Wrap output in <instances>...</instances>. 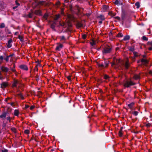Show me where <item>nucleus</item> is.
<instances>
[{
	"mask_svg": "<svg viewBox=\"0 0 152 152\" xmlns=\"http://www.w3.org/2000/svg\"><path fill=\"white\" fill-rule=\"evenodd\" d=\"M135 84V83L131 80L129 81L126 80L124 83V86L126 87H129L131 86L134 85Z\"/></svg>",
	"mask_w": 152,
	"mask_h": 152,
	"instance_id": "1",
	"label": "nucleus"
},
{
	"mask_svg": "<svg viewBox=\"0 0 152 152\" xmlns=\"http://www.w3.org/2000/svg\"><path fill=\"white\" fill-rule=\"evenodd\" d=\"M63 45L60 43H58L57 44V46L56 48V50L60 51L63 48Z\"/></svg>",
	"mask_w": 152,
	"mask_h": 152,
	"instance_id": "2",
	"label": "nucleus"
},
{
	"mask_svg": "<svg viewBox=\"0 0 152 152\" xmlns=\"http://www.w3.org/2000/svg\"><path fill=\"white\" fill-rule=\"evenodd\" d=\"M111 51V49L110 47H107V48H104V50L103 51V53H108L109 52Z\"/></svg>",
	"mask_w": 152,
	"mask_h": 152,
	"instance_id": "3",
	"label": "nucleus"
},
{
	"mask_svg": "<svg viewBox=\"0 0 152 152\" xmlns=\"http://www.w3.org/2000/svg\"><path fill=\"white\" fill-rule=\"evenodd\" d=\"M1 71L4 72H7L10 71V69H9L7 67H5L4 66L1 67Z\"/></svg>",
	"mask_w": 152,
	"mask_h": 152,
	"instance_id": "4",
	"label": "nucleus"
},
{
	"mask_svg": "<svg viewBox=\"0 0 152 152\" xmlns=\"http://www.w3.org/2000/svg\"><path fill=\"white\" fill-rule=\"evenodd\" d=\"M140 61V60L138 61V63H139ZM141 61L142 64H146L148 63V60L145 58L142 59L141 60Z\"/></svg>",
	"mask_w": 152,
	"mask_h": 152,
	"instance_id": "5",
	"label": "nucleus"
},
{
	"mask_svg": "<svg viewBox=\"0 0 152 152\" xmlns=\"http://www.w3.org/2000/svg\"><path fill=\"white\" fill-rule=\"evenodd\" d=\"M12 39H10L8 41L7 44V47L8 48H10L11 47L12 45L11 44V43L12 42Z\"/></svg>",
	"mask_w": 152,
	"mask_h": 152,
	"instance_id": "6",
	"label": "nucleus"
},
{
	"mask_svg": "<svg viewBox=\"0 0 152 152\" xmlns=\"http://www.w3.org/2000/svg\"><path fill=\"white\" fill-rule=\"evenodd\" d=\"M60 41L62 42L63 43L66 40V39L64 36H61L60 37Z\"/></svg>",
	"mask_w": 152,
	"mask_h": 152,
	"instance_id": "7",
	"label": "nucleus"
},
{
	"mask_svg": "<svg viewBox=\"0 0 152 152\" xmlns=\"http://www.w3.org/2000/svg\"><path fill=\"white\" fill-rule=\"evenodd\" d=\"M20 67L21 69L26 70H27L28 69L27 67L25 65H21L20 66Z\"/></svg>",
	"mask_w": 152,
	"mask_h": 152,
	"instance_id": "8",
	"label": "nucleus"
},
{
	"mask_svg": "<svg viewBox=\"0 0 152 152\" xmlns=\"http://www.w3.org/2000/svg\"><path fill=\"white\" fill-rule=\"evenodd\" d=\"M18 84V81L17 80H15L14 81L13 83L12 84V87H16L17 85Z\"/></svg>",
	"mask_w": 152,
	"mask_h": 152,
	"instance_id": "9",
	"label": "nucleus"
},
{
	"mask_svg": "<svg viewBox=\"0 0 152 152\" xmlns=\"http://www.w3.org/2000/svg\"><path fill=\"white\" fill-rule=\"evenodd\" d=\"M7 113H4L0 115V118L4 119L6 117Z\"/></svg>",
	"mask_w": 152,
	"mask_h": 152,
	"instance_id": "10",
	"label": "nucleus"
},
{
	"mask_svg": "<svg viewBox=\"0 0 152 152\" xmlns=\"http://www.w3.org/2000/svg\"><path fill=\"white\" fill-rule=\"evenodd\" d=\"M134 102H132L131 103L129 104L128 105V106L129 107L130 109H132L133 108L134 105Z\"/></svg>",
	"mask_w": 152,
	"mask_h": 152,
	"instance_id": "11",
	"label": "nucleus"
},
{
	"mask_svg": "<svg viewBox=\"0 0 152 152\" xmlns=\"http://www.w3.org/2000/svg\"><path fill=\"white\" fill-rule=\"evenodd\" d=\"M7 83L6 82L3 83L1 85V87L2 88H4L7 87Z\"/></svg>",
	"mask_w": 152,
	"mask_h": 152,
	"instance_id": "12",
	"label": "nucleus"
},
{
	"mask_svg": "<svg viewBox=\"0 0 152 152\" xmlns=\"http://www.w3.org/2000/svg\"><path fill=\"white\" fill-rule=\"evenodd\" d=\"M19 113V111L18 110H15L14 112V114L15 115L18 116V115Z\"/></svg>",
	"mask_w": 152,
	"mask_h": 152,
	"instance_id": "13",
	"label": "nucleus"
},
{
	"mask_svg": "<svg viewBox=\"0 0 152 152\" xmlns=\"http://www.w3.org/2000/svg\"><path fill=\"white\" fill-rule=\"evenodd\" d=\"M35 13L36 15H41V12L39 10H36L35 11Z\"/></svg>",
	"mask_w": 152,
	"mask_h": 152,
	"instance_id": "14",
	"label": "nucleus"
},
{
	"mask_svg": "<svg viewBox=\"0 0 152 152\" xmlns=\"http://www.w3.org/2000/svg\"><path fill=\"white\" fill-rule=\"evenodd\" d=\"M139 76L137 75H135L133 77V78L135 80L139 79Z\"/></svg>",
	"mask_w": 152,
	"mask_h": 152,
	"instance_id": "15",
	"label": "nucleus"
},
{
	"mask_svg": "<svg viewBox=\"0 0 152 152\" xmlns=\"http://www.w3.org/2000/svg\"><path fill=\"white\" fill-rule=\"evenodd\" d=\"M15 3L17 6H14L13 7V9L14 10L15 9L18 7V6L20 5L19 3L17 1H15Z\"/></svg>",
	"mask_w": 152,
	"mask_h": 152,
	"instance_id": "16",
	"label": "nucleus"
},
{
	"mask_svg": "<svg viewBox=\"0 0 152 152\" xmlns=\"http://www.w3.org/2000/svg\"><path fill=\"white\" fill-rule=\"evenodd\" d=\"M130 38V37L129 35H126L125 36L124 38V40H128Z\"/></svg>",
	"mask_w": 152,
	"mask_h": 152,
	"instance_id": "17",
	"label": "nucleus"
},
{
	"mask_svg": "<svg viewBox=\"0 0 152 152\" xmlns=\"http://www.w3.org/2000/svg\"><path fill=\"white\" fill-rule=\"evenodd\" d=\"M149 45L151 46V47L148 48L149 50H152V41L151 42H149Z\"/></svg>",
	"mask_w": 152,
	"mask_h": 152,
	"instance_id": "18",
	"label": "nucleus"
},
{
	"mask_svg": "<svg viewBox=\"0 0 152 152\" xmlns=\"http://www.w3.org/2000/svg\"><path fill=\"white\" fill-rule=\"evenodd\" d=\"M90 44L91 45L94 46L96 44V42L94 40H93L90 42Z\"/></svg>",
	"mask_w": 152,
	"mask_h": 152,
	"instance_id": "19",
	"label": "nucleus"
},
{
	"mask_svg": "<svg viewBox=\"0 0 152 152\" xmlns=\"http://www.w3.org/2000/svg\"><path fill=\"white\" fill-rule=\"evenodd\" d=\"M11 131L15 133H16L17 132V131L15 128L14 127H12L11 128Z\"/></svg>",
	"mask_w": 152,
	"mask_h": 152,
	"instance_id": "20",
	"label": "nucleus"
},
{
	"mask_svg": "<svg viewBox=\"0 0 152 152\" xmlns=\"http://www.w3.org/2000/svg\"><path fill=\"white\" fill-rule=\"evenodd\" d=\"M135 5L137 6V8H138L140 7V3L138 2H137L135 4Z\"/></svg>",
	"mask_w": 152,
	"mask_h": 152,
	"instance_id": "21",
	"label": "nucleus"
},
{
	"mask_svg": "<svg viewBox=\"0 0 152 152\" xmlns=\"http://www.w3.org/2000/svg\"><path fill=\"white\" fill-rule=\"evenodd\" d=\"M122 128H121V129L119 131V136L120 137H121L122 135Z\"/></svg>",
	"mask_w": 152,
	"mask_h": 152,
	"instance_id": "22",
	"label": "nucleus"
},
{
	"mask_svg": "<svg viewBox=\"0 0 152 152\" xmlns=\"http://www.w3.org/2000/svg\"><path fill=\"white\" fill-rule=\"evenodd\" d=\"M5 25L4 23H1L0 25V28H2L5 27Z\"/></svg>",
	"mask_w": 152,
	"mask_h": 152,
	"instance_id": "23",
	"label": "nucleus"
},
{
	"mask_svg": "<svg viewBox=\"0 0 152 152\" xmlns=\"http://www.w3.org/2000/svg\"><path fill=\"white\" fill-rule=\"evenodd\" d=\"M65 24H66V23L64 22H60V25L61 26H65Z\"/></svg>",
	"mask_w": 152,
	"mask_h": 152,
	"instance_id": "24",
	"label": "nucleus"
},
{
	"mask_svg": "<svg viewBox=\"0 0 152 152\" xmlns=\"http://www.w3.org/2000/svg\"><path fill=\"white\" fill-rule=\"evenodd\" d=\"M123 35L122 33H119L117 35V37H123Z\"/></svg>",
	"mask_w": 152,
	"mask_h": 152,
	"instance_id": "25",
	"label": "nucleus"
},
{
	"mask_svg": "<svg viewBox=\"0 0 152 152\" xmlns=\"http://www.w3.org/2000/svg\"><path fill=\"white\" fill-rule=\"evenodd\" d=\"M138 113L137 111H134L132 112V114L135 116L137 115Z\"/></svg>",
	"mask_w": 152,
	"mask_h": 152,
	"instance_id": "26",
	"label": "nucleus"
},
{
	"mask_svg": "<svg viewBox=\"0 0 152 152\" xmlns=\"http://www.w3.org/2000/svg\"><path fill=\"white\" fill-rule=\"evenodd\" d=\"M142 39L145 41H147L148 40V38L145 36H143L142 37Z\"/></svg>",
	"mask_w": 152,
	"mask_h": 152,
	"instance_id": "27",
	"label": "nucleus"
},
{
	"mask_svg": "<svg viewBox=\"0 0 152 152\" xmlns=\"http://www.w3.org/2000/svg\"><path fill=\"white\" fill-rule=\"evenodd\" d=\"M19 97L21 98V99H24V97L23 96V95L21 94H20L19 95Z\"/></svg>",
	"mask_w": 152,
	"mask_h": 152,
	"instance_id": "28",
	"label": "nucleus"
},
{
	"mask_svg": "<svg viewBox=\"0 0 152 152\" xmlns=\"http://www.w3.org/2000/svg\"><path fill=\"white\" fill-rule=\"evenodd\" d=\"M125 66L126 68L127 69L129 66V64L127 62H126L125 64Z\"/></svg>",
	"mask_w": 152,
	"mask_h": 152,
	"instance_id": "29",
	"label": "nucleus"
},
{
	"mask_svg": "<svg viewBox=\"0 0 152 152\" xmlns=\"http://www.w3.org/2000/svg\"><path fill=\"white\" fill-rule=\"evenodd\" d=\"M24 133L26 134H28L29 133V131L28 130H26L24 131Z\"/></svg>",
	"mask_w": 152,
	"mask_h": 152,
	"instance_id": "30",
	"label": "nucleus"
},
{
	"mask_svg": "<svg viewBox=\"0 0 152 152\" xmlns=\"http://www.w3.org/2000/svg\"><path fill=\"white\" fill-rule=\"evenodd\" d=\"M103 8L104 10V11H105L107 10V7L106 5H104L103 7Z\"/></svg>",
	"mask_w": 152,
	"mask_h": 152,
	"instance_id": "31",
	"label": "nucleus"
},
{
	"mask_svg": "<svg viewBox=\"0 0 152 152\" xmlns=\"http://www.w3.org/2000/svg\"><path fill=\"white\" fill-rule=\"evenodd\" d=\"M10 56H7L6 58H5V60L7 61H8L9 60V57Z\"/></svg>",
	"mask_w": 152,
	"mask_h": 152,
	"instance_id": "32",
	"label": "nucleus"
},
{
	"mask_svg": "<svg viewBox=\"0 0 152 152\" xmlns=\"http://www.w3.org/2000/svg\"><path fill=\"white\" fill-rule=\"evenodd\" d=\"M114 3L115 4L118 5L119 4V1L118 0H117L115 1Z\"/></svg>",
	"mask_w": 152,
	"mask_h": 152,
	"instance_id": "33",
	"label": "nucleus"
},
{
	"mask_svg": "<svg viewBox=\"0 0 152 152\" xmlns=\"http://www.w3.org/2000/svg\"><path fill=\"white\" fill-rule=\"evenodd\" d=\"M86 38V34H83L82 35V38L84 39H85Z\"/></svg>",
	"mask_w": 152,
	"mask_h": 152,
	"instance_id": "34",
	"label": "nucleus"
},
{
	"mask_svg": "<svg viewBox=\"0 0 152 152\" xmlns=\"http://www.w3.org/2000/svg\"><path fill=\"white\" fill-rule=\"evenodd\" d=\"M109 77L107 75H105L104 76V78L105 79H107Z\"/></svg>",
	"mask_w": 152,
	"mask_h": 152,
	"instance_id": "35",
	"label": "nucleus"
},
{
	"mask_svg": "<svg viewBox=\"0 0 152 152\" xmlns=\"http://www.w3.org/2000/svg\"><path fill=\"white\" fill-rule=\"evenodd\" d=\"M6 119L8 121H10L11 118L10 117L8 116L7 117Z\"/></svg>",
	"mask_w": 152,
	"mask_h": 152,
	"instance_id": "36",
	"label": "nucleus"
},
{
	"mask_svg": "<svg viewBox=\"0 0 152 152\" xmlns=\"http://www.w3.org/2000/svg\"><path fill=\"white\" fill-rule=\"evenodd\" d=\"M1 151L2 152H7V150L6 149L2 150Z\"/></svg>",
	"mask_w": 152,
	"mask_h": 152,
	"instance_id": "37",
	"label": "nucleus"
},
{
	"mask_svg": "<svg viewBox=\"0 0 152 152\" xmlns=\"http://www.w3.org/2000/svg\"><path fill=\"white\" fill-rule=\"evenodd\" d=\"M100 17L102 20H104V16L102 15H101Z\"/></svg>",
	"mask_w": 152,
	"mask_h": 152,
	"instance_id": "38",
	"label": "nucleus"
},
{
	"mask_svg": "<svg viewBox=\"0 0 152 152\" xmlns=\"http://www.w3.org/2000/svg\"><path fill=\"white\" fill-rule=\"evenodd\" d=\"M51 27L53 29L54 28V24H52L51 26Z\"/></svg>",
	"mask_w": 152,
	"mask_h": 152,
	"instance_id": "39",
	"label": "nucleus"
},
{
	"mask_svg": "<svg viewBox=\"0 0 152 152\" xmlns=\"http://www.w3.org/2000/svg\"><path fill=\"white\" fill-rule=\"evenodd\" d=\"M59 18V15H58L55 18V19L56 20Z\"/></svg>",
	"mask_w": 152,
	"mask_h": 152,
	"instance_id": "40",
	"label": "nucleus"
},
{
	"mask_svg": "<svg viewBox=\"0 0 152 152\" xmlns=\"http://www.w3.org/2000/svg\"><path fill=\"white\" fill-rule=\"evenodd\" d=\"M99 66L101 67H105L104 65L103 64H101L99 65Z\"/></svg>",
	"mask_w": 152,
	"mask_h": 152,
	"instance_id": "41",
	"label": "nucleus"
},
{
	"mask_svg": "<svg viewBox=\"0 0 152 152\" xmlns=\"http://www.w3.org/2000/svg\"><path fill=\"white\" fill-rule=\"evenodd\" d=\"M3 59V57L2 56H0V59L1 60H2Z\"/></svg>",
	"mask_w": 152,
	"mask_h": 152,
	"instance_id": "42",
	"label": "nucleus"
},
{
	"mask_svg": "<svg viewBox=\"0 0 152 152\" xmlns=\"http://www.w3.org/2000/svg\"><path fill=\"white\" fill-rule=\"evenodd\" d=\"M34 108V106H31L30 107V109L31 110H32Z\"/></svg>",
	"mask_w": 152,
	"mask_h": 152,
	"instance_id": "43",
	"label": "nucleus"
},
{
	"mask_svg": "<svg viewBox=\"0 0 152 152\" xmlns=\"http://www.w3.org/2000/svg\"><path fill=\"white\" fill-rule=\"evenodd\" d=\"M108 65V64L107 63H105V64L104 65V67H107Z\"/></svg>",
	"mask_w": 152,
	"mask_h": 152,
	"instance_id": "44",
	"label": "nucleus"
},
{
	"mask_svg": "<svg viewBox=\"0 0 152 152\" xmlns=\"http://www.w3.org/2000/svg\"><path fill=\"white\" fill-rule=\"evenodd\" d=\"M10 69L11 70V71H12L13 72H15V70L14 69Z\"/></svg>",
	"mask_w": 152,
	"mask_h": 152,
	"instance_id": "45",
	"label": "nucleus"
},
{
	"mask_svg": "<svg viewBox=\"0 0 152 152\" xmlns=\"http://www.w3.org/2000/svg\"><path fill=\"white\" fill-rule=\"evenodd\" d=\"M67 78L69 80H71L70 76L67 77Z\"/></svg>",
	"mask_w": 152,
	"mask_h": 152,
	"instance_id": "46",
	"label": "nucleus"
},
{
	"mask_svg": "<svg viewBox=\"0 0 152 152\" xmlns=\"http://www.w3.org/2000/svg\"><path fill=\"white\" fill-rule=\"evenodd\" d=\"M28 16H29V18H31V17H32L31 14H30Z\"/></svg>",
	"mask_w": 152,
	"mask_h": 152,
	"instance_id": "47",
	"label": "nucleus"
},
{
	"mask_svg": "<svg viewBox=\"0 0 152 152\" xmlns=\"http://www.w3.org/2000/svg\"><path fill=\"white\" fill-rule=\"evenodd\" d=\"M64 9H62L61 10V14H63L64 12Z\"/></svg>",
	"mask_w": 152,
	"mask_h": 152,
	"instance_id": "48",
	"label": "nucleus"
},
{
	"mask_svg": "<svg viewBox=\"0 0 152 152\" xmlns=\"http://www.w3.org/2000/svg\"><path fill=\"white\" fill-rule=\"evenodd\" d=\"M150 126H151V125L150 124H146V126L148 127Z\"/></svg>",
	"mask_w": 152,
	"mask_h": 152,
	"instance_id": "49",
	"label": "nucleus"
},
{
	"mask_svg": "<svg viewBox=\"0 0 152 152\" xmlns=\"http://www.w3.org/2000/svg\"><path fill=\"white\" fill-rule=\"evenodd\" d=\"M149 73L150 74H152V71H150L149 72Z\"/></svg>",
	"mask_w": 152,
	"mask_h": 152,
	"instance_id": "50",
	"label": "nucleus"
},
{
	"mask_svg": "<svg viewBox=\"0 0 152 152\" xmlns=\"http://www.w3.org/2000/svg\"><path fill=\"white\" fill-rule=\"evenodd\" d=\"M99 23H100V24H101L102 23V20H101V21H99Z\"/></svg>",
	"mask_w": 152,
	"mask_h": 152,
	"instance_id": "51",
	"label": "nucleus"
},
{
	"mask_svg": "<svg viewBox=\"0 0 152 152\" xmlns=\"http://www.w3.org/2000/svg\"><path fill=\"white\" fill-rule=\"evenodd\" d=\"M28 107H29V106H28V105H26V108H28Z\"/></svg>",
	"mask_w": 152,
	"mask_h": 152,
	"instance_id": "52",
	"label": "nucleus"
},
{
	"mask_svg": "<svg viewBox=\"0 0 152 152\" xmlns=\"http://www.w3.org/2000/svg\"><path fill=\"white\" fill-rule=\"evenodd\" d=\"M40 66V64H37L36 66V67H37V66Z\"/></svg>",
	"mask_w": 152,
	"mask_h": 152,
	"instance_id": "53",
	"label": "nucleus"
},
{
	"mask_svg": "<svg viewBox=\"0 0 152 152\" xmlns=\"http://www.w3.org/2000/svg\"><path fill=\"white\" fill-rule=\"evenodd\" d=\"M117 18L118 19H120V18L119 17H117Z\"/></svg>",
	"mask_w": 152,
	"mask_h": 152,
	"instance_id": "54",
	"label": "nucleus"
},
{
	"mask_svg": "<svg viewBox=\"0 0 152 152\" xmlns=\"http://www.w3.org/2000/svg\"><path fill=\"white\" fill-rule=\"evenodd\" d=\"M44 17H45V18H46V15H44Z\"/></svg>",
	"mask_w": 152,
	"mask_h": 152,
	"instance_id": "55",
	"label": "nucleus"
},
{
	"mask_svg": "<svg viewBox=\"0 0 152 152\" xmlns=\"http://www.w3.org/2000/svg\"><path fill=\"white\" fill-rule=\"evenodd\" d=\"M145 56H143V57H144H144H145Z\"/></svg>",
	"mask_w": 152,
	"mask_h": 152,
	"instance_id": "56",
	"label": "nucleus"
},
{
	"mask_svg": "<svg viewBox=\"0 0 152 152\" xmlns=\"http://www.w3.org/2000/svg\"><path fill=\"white\" fill-rule=\"evenodd\" d=\"M58 4H59V2H58Z\"/></svg>",
	"mask_w": 152,
	"mask_h": 152,
	"instance_id": "57",
	"label": "nucleus"
},
{
	"mask_svg": "<svg viewBox=\"0 0 152 152\" xmlns=\"http://www.w3.org/2000/svg\"><path fill=\"white\" fill-rule=\"evenodd\" d=\"M1 73L0 72V75H1Z\"/></svg>",
	"mask_w": 152,
	"mask_h": 152,
	"instance_id": "58",
	"label": "nucleus"
}]
</instances>
